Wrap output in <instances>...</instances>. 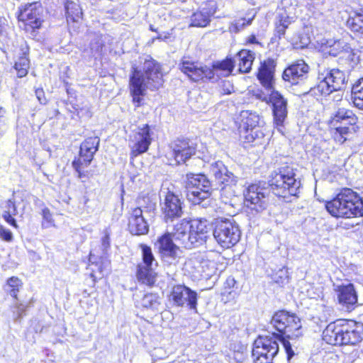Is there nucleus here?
Here are the masks:
<instances>
[{"label": "nucleus", "mask_w": 363, "mask_h": 363, "mask_svg": "<svg viewBox=\"0 0 363 363\" xmlns=\"http://www.w3.org/2000/svg\"><path fill=\"white\" fill-rule=\"evenodd\" d=\"M23 286V281L16 276H12L6 280L4 289L13 300L18 301L19 299L18 294Z\"/></svg>", "instance_id": "f704fd0d"}, {"label": "nucleus", "mask_w": 363, "mask_h": 363, "mask_svg": "<svg viewBox=\"0 0 363 363\" xmlns=\"http://www.w3.org/2000/svg\"><path fill=\"white\" fill-rule=\"evenodd\" d=\"M273 282L280 286H284L289 282L290 277L288 269L285 267L279 269L272 275Z\"/></svg>", "instance_id": "c03bdc74"}, {"label": "nucleus", "mask_w": 363, "mask_h": 363, "mask_svg": "<svg viewBox=\"0 0 363 363\" xmlns=\"http://www.w3.org/2000/svg\"><path fill=\"white\" fill-rule=\"evenodd\" d=\"M9 28V20L5 16H0V35L6 33Z\"/></svg>", "instance_id": "3c124183"}, {"label": "nucleus", "mask_w": 363, "mask_h": 363, "mask_svg": "<svg viewBox=\"0 0 363 363\" xmlns=\"http://www.w3.org/2000/svg\"><path fill=\"white\" fill-rule=\"evenodd\" d=\"M351 92L354 106L359 110H363V77L352 85Z\"/></svg>", "instance_id": "4c0bfd02"}, {"label": "nucleus", "mask_w": 363, "mask_h": 363, "mask_svg": "<svg viewBox=\"0 0 363 363\" xmlns=\"http://www.w3.org/2000/svg\"><path fill=\"white\" fill-rule=\"evenodd\" d=\"M210 23V18L206 13L197 11L191 17V26L194 27H206Z\"/></svg>", "instance_id": "37998d69"}, {"label": "nucleus", "mask_w": 363, "mask_h": 363, "mask_svg": "<svg viewBox=\"0 0 363 363\" xmlns=\"http://www.w3.org/2000/svg\"><path fill=\"white\" fill-rule=\"evenodd\" d=\"M196 291L184 284L173 285L167 295L168 301L177 307L186 306L189 309L196 311L198 305Z\"/></svg>", "instance_id": "a211bd4d"}, {"label": "nucleus", "mask_w": 363, "mask_h": 363, "mask_svg": "<svg viewBox=\"0 0 363 363\" xmlns=\"http://www.w3.org/2000/svg\"><path fill=\"white\" fill-rule=\"evenodd\" d=\"M136 206L132 208H139L142 213H151L156 209V202L149 194H140L135 199Z\"/></svg>", "instance_id": "e433bc0d"}, {"label": "nucleus", "mask_w": 363, "mask_h": 363, "mask_svg": "<svg viewBox=\"0 0 363 363\" xmlns=\"http://www.w3.org/2000/svg\"><path fill=\"white\" fill-rule=\"evenodd\" d=\"M152 126L146 123L136 128L129 138L130 158L134 160L137 157L147 152L153 141Z\"/></svg>", "instance_id": "ddd939ff"}, {"label": "nucleus", "mask_w": 363, "mask_h": 363, "mask_svg": "<svg viewBox=\"0 0 363 363\" xmlns=\"http://www.w3.org/2000/svg\"><path fill=\"white\" fill-rule=\"evenodd\" d=\"M41 215L43 217L41 225L43 228L55 226V220L52 213L48 207H45L42 209Z\"/></svg>", "instance_id": "de8ad7c7"}, {"label": "nucleus", "mask_w": 363, "mask_h": 363, "mask_svg": "<svg viewBox=\"0 0 363 363\" xmlns=\"http://www.w3.org/2000/svg\"><path fill=\"white\" fill-rule=\"evenodd\" d=\"M244 203L246 207L257 213L267 206L266 188L260 182L250 184L243 191Z\"/></svg>", "instance_id": "6ab92c4d"}, {"label": "nucleus", "mask_w": 363, "mask_h": 363, "mask_svg": "<svg viewBox=\"0 0 363 363\" xmlns=\"http://www.w3.org/2000/svg\"><path fill=\"white\" fill-rule=\"evenodd\" d=\"M333 140L340 145L354 140L360 131L359 118L353 110L339 108L328 122Z\"/></svg>", "instance_id": "423d86ee"}, {"label": "nucleus", "mask_w": 363, "mask_h": 363, "mask_svg": "<svg viewBox=\"0 0 363 363\" xmlns=\"http://www.w3.org/2000/svg\"><path fill=\"white\" fill-rule=\"evenodd\" d=\"M0 239L7 242L13 241V234L11 231L2 225H0Z\"/></svg>", "instance_id": "8fccbe9b"}, {"label": "nucleus", "mask_w": 363, "mask_h": 363, "mask_svg": "<svg viewBox=\"0 0 363 363\" xmlns=\"http://www.w3.org/2000/svg\"><path fill=\"white\" fill-rule=\"evenodd\" d=\"M321 337L332 347H359L363 342V323L352 318H337L325 327Z\"/></svg>", "instance_id": "7ed1b4c3"}, {"label": "nucleus", "mask_w": 363, "mask_h": 363, "mask_svg": "<svg viewBox=\"0 0 363 363\" xmlns=\"http://www.w3.org/2000/svg\"><path fill=\"white\" fill-rule=\"evenodd\" d=\"M145 63L147 66L144 72L145 76L136 66L132 67L130 70L128 89L135 108L144 105V97L146 96L147 88L145 78L152 91L160 89L164 82L160 64L152 58L146 60Z\"/></svg>", "instance_id": "f03ea898"}, {"label": "nucleus", "mask_w": 363, "mask_h": 363, "mask_svg": "<svg viewBox=\"0 0 363 363\" xmlns=\"http://www.w3.org/2000/svg\"><path fill=\"white\" fill-rule=\"evenodd\" d=\"M65 15L68 21L77 22L82 18V11L80 6L72 1L65 2Z\"/></svg>", "instance_id": "ea45409f"}, {"label": "nucleus", "mask_w": 363, "mask_h": 363, "mask_svg": "<svg viewBox=\"0 0 363 363\" xmlns=\"http://www.w3.org/2000/svg\"><path fill=\"white\" fill-rule=\"evenodd\" d=\"M179 69L191 82L194 83L210 82L211 70L207 65L195 60L190 56H184L180 60Z\"/></svg>", "instance_id": "4468645a"}, {"label": "nucleus", "mask_w": 363, "mask_h": 363, "mask_svg": "<svg viewBox=\"0 0 363 363\" xmlns=\"http://www.w3.org/2000/svg\"><path fill=\"white\" fill-rule=\"evenodd\" d=\"M160 296L157 293H147L140 300V304L144 308H155L160 305Z\"/></svg>", "instance_id": "79ce46f5"}, {"label": "nucleus", "mask_w": 363, "mask_h": 363, "mask_svg": "<svg viewBox=\"0 0 363 363\" xmlns=\"http://www.w3.org/2000/svg\"><path fill=\"white\" fill-rule=\"evenodd\" d=\"M271 323L277 333L273 335H282L288 338H296L301 335V321L296 313L284 309L275 311L271 318Z\"/></svg>", "instance_id": "1a4fd4ad"}, {"label": "nucleus", "mask_w": 363, "mask_h": 363, "mask_svg": "<svg viewBox=\"0 0 363 363\" xmlns=\"http://www.w3.org/2000/svg\"><path fill=\"white\" fill-rule=\"evenodd\" d=\"M279 345L274 335L259 336L255 341L252 356L255 363H272L279 352Z\"/></svg>", "instance_id": "2eb2a0df"}, {"label": "nucleus", "mask_w": 363, "mask_h": 363, "mask_svg": "<svg viewBox=\"0 0 363 363\" xmlns=\"http://www.w3.org/2000/svg\"><path fill=\"white\" fill-rule=\"evenodd\" d=\"M198 149L197 142L191 138L179 137L172 143V157L176 164H182L194 157Z\"/></svg>", "instance_id": "aec40b11"}, {"label": "nucleus", "mask_w": 363, "mask_h": 363, "mask_svg": "<svg viewBox=\"0 0 363 363\" xmlns=\"http://www.w3.org/2000/svg\"><path fill=\"white\" fill-rule=\"evenodd\" d=\"M106 267V262L101 259L96 262H90L88 264L87 269L89 270V273L84 280V284L88 289L84 290L85 293L90 295L96 291V283L105 278L107 275Z\"/></svg>", "instance_id": "5701e85b"}, {"label": "nucleus", "mask_w": 363, "mask_h": 363, "mask_svg": "<svg viewBox=\"0 0 363 363\" xmlns=\"http://www.w3.org/2000/svg\"><path fill=\"white\" fill-rule=\"evenodd\" d=\"M171 234L174 239L184 248H190L194 244L191 234L190 222L186 219H182L174 225Z\"/></svg>", "instance_id": "cd10ccee"}, {"label": "nucleus", "mask_w": 363, "mask_h": 363, "mask_svg": "<svg viewBox=\"0 0 363 363\" xmlns=\"http://www.w3.org/2000/svg\"><path fill=\"white\" fill-rule=\"evenodd\" d=\"M337 302L346 312L353 311L358 304V294L352 283L340 284L335 288Z\"/></svg>", "instance_id": "412c9836"}, {"label": "nucleus", "mask_w": 363, "mask_h": 363, "mask_svg": "<svg viewBox=\"0 0 363 363\" xmlns=\"http://www.w3.org/2000/svg\"><path fill=\"white\" fill-rule=\"evenodd\" d=\"M340 57L347 60L348 62V67L352 69L358 65L360 61L359 55L353 50L342 51Z\"/></svg>", "instance_id": "a18cd8bd"}, {"label": "nucleus", "mask_w": 363, "mask_h": 363, "mask_svg": "<svg viewBox=\"0 0 363 363\" xmlns=\"http://www.w3.org/2000/svg\"><path fill=\"white\" fill-rule=\"evenodd\" d=\"M4 211L2 212V218L11 227L18 229V225L15 216L18 214V208L13 199H8L5 201Z\"/></svg>", "instance_id": "473e14b6"}, {"label": "nucleus", "mask_w": 363, "mask_h": 363, "mask_svg": "<svg viewBox=\"0 0 363 363\" xmlns=\"http://www.w3.org/2000/svg\"><path fill=\"white\" fill-rule=\"evenodd\" d=\"M35 96L38 100V101L42 104H45L46 103V97L43 88H37L35 90Z\"/></svg>", "instance_id": "603ef678"}, {"label": "nucleus", "mask_w": 363, "mask_h": 363, "mask_svg": "<svg viewBox=\"0 0 363 363\" xmlns=\"http://www.w3.org/2000/svg\"><path fill=\"white\" fill-rule=\"evenodd\" d=\"M162 213L165 222L172 221L183 214V202L172 191H167L164 196Z\"/></svg>", "instance_id": "a878e982"}, {"label": "nucleus", "mask_w": 363, "mask_h": 363, "mask_svg": "<svg viewBox=\"0 0 363 363\" xmlns=\"http://www.w3.org/2000/svg\"><path fill=\"white\" fill-rule=\"evenodd\" d=\"M140 248L142 262L137 264L135 275L140 284L152 288L156 286L158 277V274L152 268L155 258L150 246L140 244Z\"/></svg>", "instance_id": "9b49d317"}, {"label": "nucleus", "mask_w": 363, "mask_h": 363, "mask_svg": "<svg viewBox=\"0 0 363 363\" xmlns=\"http://www.w3.org/2000/svg\"><path fill=\"white\" fill-rule=\"evenodd\" d=\"M214 177L217 184L221 186L222 189L235 182L233 174L229 172L225 167L216 170L214 172Z\"/></svg>", "instance_id": "58836bf2"}, {"label": "nucleus", "mask_w": 363, "mask_h": 363, "mask_svg": "<svg viewBox=\"0 0 363 363\" xmlns=\"http://www.w3.org/2000/svg\"><path fill=\"white\" fill-rule=\"evenodd\" d=\"M180 1H182V2H184V1H186V0H180Z\"/></svg>", "instance_id": "bf43d9fd"}, {"label": "nucleus", "mask_w": 363, "mask_h": 363, "mask_svg": "<svg viewBox=\"0 0 363 363\" xmlns=\"http://www.w3.org/2000/svg\"><path fill=\"white\" fill-rule=\"evenodd\" d=\"M11 308H13V313L15 315L16 318L20 319L23 316L26 315L28 306L21 302H18Z\"/></svg>", "instance_id": "09e8293b"}, {"label": "nucleus", "mask_w": 363, "mask_h": 363, "mask_svg": "<svg viewBox=\"0 0 363 363\" xmlns=\"http://www.w3.org/2000/svg\"><path fill=\"white\" fill-rule=\"evenodd\" d=\"M209 260L206 255L203 253L194 254L188 261V264L195 271L201 272L203 271V268L208 266Z\"/></svg>", "instance_id": "a19ab883"}, {"label": "nucleus", "mask_w": 363, "mask_h": 363, "mask_svg": "<svg viewBox=\"0 0 363 363\" xmlns=\"http://www.w3.org/2000/svg\"><path fill=\"white\" fill-rule=\"evenodd\" d=\"M322 294H323V292H322V291H320V294H318V297L321 296H322Z\"/></svg>", "instance_id": "13d9d810"}, {"label": "nucleus", "mask_w": 363, "mask_h": 363, "mask_svg": "<svg viewBox=\"0 0 363 363\" xmlns=\"http://www.w3.org/2000/svg\"><path fill=\"white\" fill-rule=\"evenodd\" d=\"M328 213L337 219H351L363 216V198L350 188H342L330 200L325 202Z\"/></svg>", "instance_id": "20e7f679"}, {"label": "nucleus", "mask_w": 363, "mask_h": 363, "mask_svg": "<svg viewBox=\"0 0 363 363\" xmlns=\"http://www.w3.org/2000/svg\"><path fill=\"white\" fill-rule=\"evenodd\" d=\"M189 222L194 243L199 240H203L208 232V221L205 218H194Z\"/></svg>", "instance_id": "c756f323"}, {"label": "nucleus", "mask_w": 363, "mask_h": 363, "mask_svg": "<svg viewBox=\"0 0 363 363\" xmlns=\"http://www.w3.org/2000/svg\"><path fill=\"white\" fill-rule=\"evenodd\" d=\"M235 67V61L233 57L227 56L224 59L213 62L208 69L211 70L210 82L217 81L221 77L230 76Z\"/></svg>", "instance_id": "bb28decb"}, {"label": "nucleus", "mask_w": 363, "mask_h": 363, "mask_svg": "<svg viewBox=\"0 0 363 363\" xmlns=\"http://www.w3.org/2000/svg\"><path fill=\"white\" fill-rule=\"evenodd\" d=\"M276 66L274 59H264L259 62L256 77L262 87L266 90H272L269 94L268 103L272 109L273 124L275 128L281 131L288 116V101L280 92L274 90Z\"/></svg>", "instance_id": "f257e3e1"}, {"label": "nucleus", "mask_w": 363, "mask_h": 363, "mask_svg": "<svg viewBox=\"0 0 363 363\" xmlns=\"http://www.w3.org/2000/svg\"><path fill=\"white\" fill-rule=\"evenodd\" d=\"M241 232L236 223L228 218H217L214 223L213 237L224 249L235 246L240 240Z\"/></svg>", "instance_id": "9d476101"}, {"label": "nucleus", "mask_w": 363, "mask_h": 363, "mask_svg": "<svg viewBox=\"0 0 363 363\" xmlns=\"http://www.w3.org/2000/svg\"><path fill=\"white\" fill-rule=\"evenodd\" d=\"M252 44H256V45H262L257 39L255 34L250 35L249 36L245 38V39L243 42L244 45H252Z\"/></svg>", "instance_id": "864d4df0"}, {"label": "nucleus", "mask_w": 363, "mask_h": 363, "mask_svg": "<svg viewBox=\"0 0 363 363\" xmlns=\"http://www.w3.org/2000/svg\"><path fill=\"white\" fill-rule=\"evenodd\" d=\"M128 230L134 235H145L149 232V224L139 208H130L127 215Z\"/></svg>", "instance_id": "b1692460"}, {"label": "nucleus", "mask_w": 363, "mask_h": 363, "mask_svg": "<svg viewBox=\"0 0 363 363\" xmlns=\"http://www.w3.org/2000/svg\"><path fill=\"white\" fill-rule=\"evenodd\" d=\"M173 238L169 232H166L157 238V252L162 259H177L179 258L182 251L179 246L174 242Z\"/></svg>", "instance_id": "393cba45"}, {"label": "nucleus", "mask_w": 363, "mask_h": 363, "mask_svg": "<svg viewBox=\"0 0 363 363\" xmlns=\"http://www.w3.org/2000/svg\"><path fill=\"white\" fill-rule=\"evenodd\" d=\"M259 116L255 112L242 111L238 130L243 143L252 146L262 144L265 133L263 127L259 125Z\"/></svg>", "instance_id": "6e6552de"}, {"label": "nucleus", "mask_w": 363, "mask_h": 363, "mask_svg": "<svg viewBox=\"0 0 363 363\" xmlns=\"http://www.w3.org/2000/svg\"><path fill=\"white\" fill-rule=\"evenodd\" d=\"M150 30L155 33L157 32V30L156 28H154L152 26H150Z\"/></svg>", "instance_id": "4d7b16f0"}, {"label": "nucleus", "mask_w": 363, "mask_h": 363, "mask_svg": "<svg viewBox=\"0 0 363 363\" xmlns=\"http://www.w3.org/2000/svg\"><path fill=\"white\" fill-rule=\"evenodd\" d=\"M309 69L308 65L303 60H297L284 69L282 78L291 85L303 86L302 94L305 95L313 91V87H310L308 83Z\"/></svg>", "instance_id": "dca6fc26"}, {"label": "nucleus", "mask_w": 363, "mask_h": 363, "mask_svg": "<svg viewBox=\"0 0 363 363\" xmlns=\"http://www.w3.org/2000/svg\"><path fill=\"white\" fill-rule=\"evenodd\" d=\"M354 228V225L353 224H347L345 227H344L345 229H350V228Z\"/></svg>", "instance_id": "6e6d98bb"}, {"label": "nucleus", "mask_w": 363, "mask_h": 363, "mask_svg": "<svg viewBox=\"0 0 363 363\" xmlns=\"http://www.w3.org/2000/svg\"><path fill=\"white\" fill-rule=\"evenodd\" d=\"M268 186L279 199L289 201L292 197H298L301 182L297 177L296 169L293 165L285 163L271 172Z\"/></svg>", "instance_id": "39448f33"}, {"label": "nucleus", "mask_w": 363, "mask_h": 363, "mask_svg": "<svg viewBox=\"0 0 363 363\" xmlns=\"http://www.w3.org/2000/svg\"><path fill=\"white\" fill-rule=\"evenodd\" d=\"M99 143L100 139L97 136L86 138L80 145L78 156L72 162L77 177L82 182H86L94 174L89 167L99 149Z\"/></svg>", "instance_id": "0eeeda50"}, {"label": "nucleus", "mask_w": 363, "mask_h": 363, "mask_svg": "<svg viewBox=\"0 0 363 363\" xmlns=\"http://www.w3.org/2000/svg\"><path fill=\"white\" fill-rule=\"evenodd\" d=\"M210 186V182L206 177L202 174L188 173L184 180L186 191L193 190L195 186Z\"/></svg>", "instance_id": "c9c22d12"}, {"label": "nucleus", "mask_w": 363, "mask_h": 363, "mask_svg": "<svg viewBox=\"0 0 363 363\" xmlns=\"http://www.w3.org/2000/svg\"><path fill=\"white\" fill-rule=\"evenodd\" d=\"M101 243L104 247H108L110 245V237L108 234H106L101 239Z\"/></svg>", "instance_id": "5fc2aeb1"}, {"label": "nucleus", "mask_w": 363, "mask_h": 363, "mask_svg": "<svg viewBox=\"0 0 363 363\" xmlns=\"http://www.w3.org/2000/svg\"><path fill=\"white\" fill-rule=\"evenodd\" d=\"M292 17L289 16L286 12L279 13L277 16L274 22V35L276 38L281 39L286 33L289 25L293 22Z\"/></svg>", "instance_id": "2f4dec72"}, {"label": "nucleus", "mask_w": 363, "mask_h": 363, "mask_svg": "<svg viewBox=\"0 0 363 363\" xmlns=\"http://www.w3.org/2000/svg\"><path fill=\"white\" fill-rule=\"evenodd\" d=\"M347 82L345 73L337 68L330 69L319 82V83L313 87L314 94L320 96H328L334 91L341 90Z\"/></svg>", "instance_id": "f3484780"}, {"label": "nucleus", "mask_w": 363, "mask_h": 363, "mask_svg": "<svg viewBox=\"0 0 363 363\" xmlns=\"http://www.w3.org/2000/svg\"><path fill=\"white\" fill-rule=\"evenodd\" d=\"M345 25L352 32L363 34V7L352 11L346 20Z\"/></svg>", "instance_id": "7c9ffc66"}, {"label": "nucleus", "mask_w": 363, "mask_h": 363, "mask_svg": "<svg viewBox=\"0 0 363 363\" xmlns=\"http://www.w3.org/2000/svg\"><path fill=\"white\" fill-rule=\"evenodd\" d=\"M13 52L15 60L13 68L18 78L25 77L28 74L30 66L29 59L30 48L27 42L22 40L18 43Z\"/></svg>", "instance_id": "4be33fe9"}, {"label": "nucleus", "mask_w": 363, "mask_h": 363, "mask_svg": "<svg viewBox=\"0 0 363 363\" xmlns=\"http://www.w3.org/2000/svg\"><path fill=\"white\" fill-rule=\"evenodd\" d=\"M274 337L277 341L279 340L282 343L286 353L287 360L289 361L294 355L291 345L289 341L291 338H288L286 336L282 335H275Z\"/></svg>", "instance_id": "49530a36"}, {"label": "nucleus", "mask_w": 363, "mask_h": 363, "mask_svg": "<svg viewBox=\"0 0 363 363\" xmlns=\"http://www.w3.org/2000/svg\"><path fill=\"white\" fill-rule=\"evenodd\" d=\"M16 18L25 32L35 33L42 28L44 22L41 4L35 1L20 6Z\"/></svg>", "instance_id": "f8f14e48"}, {"label": "nucleus", "mask_w": 363, "mask_h": 363, "mask_svg": "<svg viewBox=\"0 0 363 363\" xmlns=\"http://www.w3.org/2000/svg\"><path fill=\"white\" fill-rule=\"evenodd\" d=\"M186 195L192 204H199L210 196V186H195L193 190L186 191Z\"/></svg>", "instance_id": "72a5a7b5"}, {"label": "nucleus", "mask_w": 363, "mask_h": 363, "mask_svg": "<svg viewBox=\"0 0 363 363\" xmlns=\"http://www.w3.org/2000/svg\"><path fill=\"white\" fill-rule=\"evenodd\" d=\"M255 59V54L247 49H241L235 55V65L238 66L239 73H249Z\"/></svg>", "instance_id": "c85d7f7f"}]
</instances>
